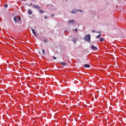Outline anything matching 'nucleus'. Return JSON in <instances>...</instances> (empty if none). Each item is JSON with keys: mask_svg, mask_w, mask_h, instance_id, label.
I'll return each instance as SVG.
<instances>
[{"mask_svg": "<svg viewBox=\"0 0 126 126\" xmlns=\"http://www.w3.org/2000/svg\"><path fill=\"white\" fill-rule=\"evenodd\" d=\"M84 39V40H86L87 42H88V43H91V36H90V34L86 35Z\"/></svg>", "mask_w": 126, "mask_h": 126, "instance_id": "f257e3e1", "label": "nucleus"}, {"mask_svg": "<svg viewBox=\"0 0 126 126\" xmlns=\"http://www.w3.org/2000/svg\"><path fill=\"white\" fill-rule=\"evenodd\" d=\"M91 49L92 50H93V51H98V48H97V47L93 45L91 46Z\"/></svg>", "mask_w": 126, "mask_h": 126, "instance_id": "f03ea898", "label": "nucleus"}, {"mask_svg": "<svg viewBox=\"0 0 126 126\" xmlns=\"http://www.w3.org/2000/svg\"><path fill=\"white\" fill-rule=\"evenodd\" d=\"M33 6L34 8H36V9H40V8H41V7L38 5H33Z\"/></svg>", "mask_w": 126, "mask_h": 126, "instance_id": "7ed1b4c3", "label": "nucleus"}, {"mask_svg": "<svg viewBox=\"0 0 126 126\" xmlns=\"http://www.w3.org/2000/svg\"><path fill=\"white\" fill-rule=\"evenodd\" d=\"M32 33L33 34V35H34L35 37H37V35H36V32H35V30H34V29H32Z\"/></svg>", "mask_w": 126, "mask_h": 126, "instance_id": "20e7f679", "label": "nucleus"}, {"mask_svg": "<svg viewBox=\"0 0 126 126\" xmlns=\"http://www.w3.org/2000/svg\"><path fill=\"white\" fill-rule=\"evenodd\" d=\"M70 23H71V24H74V20H70L68 22V24L70 25Z\"/></svg>", "mask_w": 126, "mask_h": 126, "instance_id": "39448f33", "label": "nucleus"}, {"mask_svg": "<svg viewBox=\"0 0 126 126\" xmlns=\"http://www.w3.org/2000/svg\"><path fill=\"white\" fill-rule=\"evenodd\" d=\"M84 67H90V65L88 64H85L84 65Z\"/></svg>", "mask_w": 126, "mask_h": 126, "instance_id": "423d86ee", "label": "nucleus"}, {"mask_svg": "<svg viewBox=\"0 0 126 126\" xmlns=\"http://www.w3.org/2000/svg\"><path fill=\"white\" fill-rule=\"evenodd\" d=\"M14 21H15V23H16V22H17V17H16V16L14 17Z\"/></svg>", "mask_w": 126, "mask_h": 126, "instance_id": "0eeeda50", "label": "nucleus"}, {"mask_svg": "<svg viewBox=\"0 0 126 126\" xmlns=\"http://www.w3.org/2000/svg\"><path fill=\"white\" fill-rule=\"evenodd\" d=\"M28 14H30V15L32 14V11H31V10H29L28 11Z\"/></svg>", "mask_w": 126, "mask_h": 126, "instance_id": "6e6552de", "label": "nucleus"}, {"mask_svg": "<svg viewBox=\"0 0 126 126\" xmlns=\"http://www.w3.org/2000/svg\"><path fill=\"white\" fill-rule=\"evenodd\" d=\"M38 12H40V13H44L45 12L41 9H39Z\"/></svg>", "mask_w": 126, "mask_h": 126, "instance_id": "1a4fd4ad", "label": "nucleus"}, {"mask_svg": "<svg viewBox=\"0 0 126 126\" xmlns=\"http://www.w3.org/2000/svg\"><path fill=\"white\" fill-rule=\"evenodd\" d=\"M61 64L62 65H66V63L61 62Z\"/></svg>", "mask_w": 126, "mask_h": 126, "instance_id": "9d476101", "label": "nucleus"}, {"mask_svg": "<svg viewBox=\"0 0 126 126\" xmlns=\"http://www.w3.org/2000/svg\"><path fill=\"white\" fill-rule=\"evenodd\" d=\"M72 41L75 42V44L76 43V38H73Z\"/></svg>", "mask_w": 126, "mask_h": 126, "instance_id": "9b49d317", "label": "nucleus"}, {"mask_svg": "<svg viewBox=\"0 0 126 126\" xmlns=\"http://www.w3.org/2000/svg\"><path fill=\"white\" fill-rule=\"evenodd\" d=\"M100 41V42H103V41H104V38L103 37H101Z\"/></svg>", "mask_w": 126, "mask_h": 126, "instance_id": "f8f14e48", "label": "nucleus"}, {"mask_svg": "<svg viewBox=\"0 0 126 126\" xmlns=\"http://www.w3.org/2000/svg\"><path fill=\"white\" fill-rule=\"evenodd\" d=\"M100 37H101V34H99L98 35H97L96 36V38H100Z\"/></svg>", "mask_w": 126, "mask_h": 126, "instance_id": "ddd939ff", "label": "nucleus"}, {"mask_svg": "<svg viewBox=\"0 0 126 126\" xmlns=\"http://www.w3.org/2000/svg\"><path fill=\"white\" fill-rule=\"evenodd\" d=\"M76 11H80V12H82V10L79 9V10H76Z\"/></svg>", "mask_w": 126, "mask_h": 126, "instance_id": "4468645a", "label": "nucleus"}, {"mask_svg": "<svg viewBox=\"0 0 126 126\" xmlns=\"http://www.w3.org/2000/svg\"><path fill=\"white\" fill-rule=\"evenodd\" d=\"M42 51L43 52V54H44V55H45V50L42 49Z\"/></svg>", "mask_w": 126, "mask_h": 126, "instance_id": "2eb2a0df", "label": "nucleus"}, {"mask_svg": "<svg viewBox=\"0 0 126 126\" xmlns=\"http://www.w3.org/2000/svg\"><path fill=\"white\" fill-rule=\"evenodd\" d=\"M20 20H21V17H19L18 18V21H20Z\"/></svg>", "mask_w": 126, "mask_h": 126, "instance_id": "dca6fc26", "label": "nucleus"}, {"mask_svg": "<svg viewBox=\"0 0 126 126\" xmlns=\"http://www.w3.org/2000/svg\"><path fill=\"white\" fill-rule=\"evenodd\" d=\"M53 59L54 60H57V57H55V56H53Z\"/></svg>", "mask_w": 126, "mask_h": 126, "instance_id": "f3484780", "label": "nucleus"}, {"mask_svg": "<svg viewBox=\"0 0 126 126\" xmlns=\"http://www.w3.org/2000/svg\"><path fill=\"white\" fill-rule=\"evenodd\" d=\"M74 31H75V32H77V29L74 30Z\"/></svg>", "mask_w": 126, "mask_h": 126, "instance_id": "a211bd4d", "label": "nucleus"}, {"mask_svg": "<svg viewBox=\"0 0 126 126\" xmlns=\"http://www.w3.org/2000/svg\"><path fill=\"white\" fill-rule=\"evenodd\" d=\"M71 13H75V12L74 11H72Z\"/></svg>", "mask_w": 126, "mask_h": 126, "instance_id": "6ab92c4d", "label": "nucleus"}, {"mask_svg": "<svg viewBox=\"0 0 126 126\" xmlns=\"http://www.w3.org/2000/svg\"><path fill=\"white\" fill-rule=\"evenodd\" d=\"M44 18H45V19H47V18H48V17L45 16Z\"/></svg>", "mask_w": 126, "mask_h": 126, "instance_id": "aec40b11", "label": "nucleus"}, {"mask_svg": "<svg viewBox=\"0 0 126 126\" xmlns=\"http://www.w3.org/2000/svg\"><path fill=\"white\" fill-rule=\"evenodd\" d=\"M4 6H5V7H7V4H6L5 5H4Z\"/></svg>", "mask_w": 126, "mask_h": 126, "instance_id": "412c9836", "label": "nucleus"}, {"mask_svg": "<svg viewBox=\"0 0 126 126\" xmlns=\"http://www.w3.org/2000/svg\"><path fill=\"white\" fill-rule=\"evenodd\" d=\"M52 17H53V16H55V15H51Z\"/></svg>", "mask_w": 126, "mask_h": 126, "instance_id": "4be33fe9", "label": "nucleus"}, {"mask_svg": "<svg viewBox=\"0 0 126 126\" xmlns=\"http://www.w3.org/2000/svg\"><path fill=\"white\" fill-rule=\"evenodd\" d=\"M93 33H94L95 32L94 31H92Z\"/></svg>", "mask_w": 126, "mask_h": 126, "instance_id": "5701e85b", "label": "nucleus"}, {"mask_svg": "<svg viewBox=\"0 0 126 126\" xmlns=\"http://www.w3.org/2000/svg\"><path fill=\"white\" fill-rule=\"evenodd\" d=\"M31 5H32V3H31Z\"/></svg>", "mask_w": 126, "mask_h": 126, "instance_id": "b1692460", "label": "nucleus"}, {"mask_svg": "<svg viewBox=\"0 0 126 126\" xmlns=\"http://www.w3.org/2000/svg\"><path fill=\"white\" fill-rule=\"evenodd\" d=\"M44 42H46V41L44 40Z\"/></svg>", "mask_w": 126, "mask_h": 126, "instance_id": "393cba45", "label": "nucleus"}, {"mask_svg": "<svg viewBox=\"0 0 126 126\" xmlns=\"http://www.w3.org/2000/svg\"><path fill=\"white\" fill-rule=\"evenodd\" d=\"M44 42H46V41L44 40Z\"/></svg>", "mask_w": 126, "mask_h": 126, "instance_id": "a878e982", "label": "nucleus"}]
</instances>
